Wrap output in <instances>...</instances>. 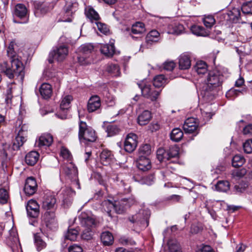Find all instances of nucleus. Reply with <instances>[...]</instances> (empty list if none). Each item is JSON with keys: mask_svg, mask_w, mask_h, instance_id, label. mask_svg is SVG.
I'll return each instance as SVG.
<instances>
[{"mask_svg": "<svg viewBox=\"0 0 252 252\" xmlns=\"http://www.w3.org/2000/svg\"><path fill=\"white\" fill-rule=\"evenodd\" d=\"M18 46L14 41L9 44L7 50V56L11 59V64L3 61L0 63V72L4 74L9 79H13L16 76L21 81H23L24 75L25 67L23 65L21 57L17 54L16 50Z\"/></svg>", "mask_w": 252, "mask_h": 252, "instance_id": "obj_1", "label": "nucleus"}, {"mask_svg": "<svg viewBox=\"0 0 252 252\" xmlns=\"http://www.w3.org/2000/svg\"><path fill=\"white\" fill-rule=\"evenodd\" d=\"M223 81V76L219 71H209L206 76L204 83L200 87L201 94L207 101L212 100L215 97L219 87Z\"/></svg>", "mask_w": 252, "mask_h": 252, "instance_id": "obj_2", "label": "nucleus"}, {"mask_svg": "<svg viewBox=\"0 0 252 252\" xmlns=\"http://www.w3.org/2000/svg\"><path fill=\"white\" fill-rule=\"evenodd\" d=\"M56 198L54 195L46 194L43 199L42 208L45 211L43 220L47 228L55 230L58 227V223L56 217V211L57 208Z\"/></svg>", "mask_w": 252, "mask_h": 252, "instance_id": "obj_3", "label": "nucleus"}, {"mask_svg": "<svg viewBox=\"0 0 252 252\" xmlns=\"http://www.w3.org/2000/svg\"><path fill=\"white\" fill-rule=\"evenodd\" d=\"M78 137L81 142H93L95 141L96 136L95 131L91 127H88L86 123L83 121L79 123Z\"/></svg>", "mask_w": 252, "mask_h": 252, "instance_id": "obj_4", "label": "nucleus"}, {"mask_svg": "<svg viewBox=\"0 0 252 252\" xmlns=\"http://www.w3.org/2000/svg\"><path fill=\"white\" fill-rule=\"evenodd\" d=\"M141 89L143 96L152 101H156L160 94V91L150 84H146L144 81L137 84Z\"/></svg>", "mask_w": 252, "mask_h": 252, "instance_id": "obj_5", "label": "nucleus"}, {"mask_svg": "<svg viewBox=\"0 0 252 252\" xmlns=\"http://www.w3.org/2000/svg\"><path fill=\"white\" fill-rule=\"evenodd\" d=\"M150 212L149 210H140L136 214L129 218V220L140 227L145 228L149 225Z\"/></svg>", "mask_w": 252, "mask_h": 252, "instance_id": "obj_6", "label": "nucleus"}, {"mask_svg": "<svg viewBox=\"0 0 252 252\" xmlns=\"http://www.w3.org/2000/svg\"><path fill=\"white\" fill-rule=\"evenodd\" d=\"M27 130L28 126L26 124H24L21 126L20 124H19V127H17L16 129L18 131V134L13 142L12 149L14 150H19L26 141Z\"/></svg>", "mask_w": 252, "mask_h": 252, "instance_id": "obj_7", "label": "nucleus"}, {"mask_svg": "<svg viewBox=\"0 0 252 252\" xmlns=\"http://www.w3.org/2000/svg\"><path fill=\"white\" fill-rule=\"evenodd\" d=\"M68 54V49L66 45L59 46L50 53L48 61L50 63H52L54 60L62 62L65 59Z\"/></svg>", "mask_w": 252, "mask_h": 252, "instance_id": "obj_8", "label": "nucleus"}, {"mask_svg": "<svg viewBox=\"0 0 252 252\" xmlns=\"http://www.w3.org/2000/svg\"><path fill=\"white\" fill-rule=\"evenodd\" d=\"M61 171L67 175L70 179L73 180L75 183L79 185V182L77 178L78 170L77 167L72 163H69L63 165Z\"/></svg>", "mask_w": 252, "mask_h": 252, "instance_id": "obj_9", "label": "nucleus"}, {"mask_svg": "<svg viewBox=\"0 0 252 252\" xmlns=\"http://www.w3.org/2000/svg\"><path fill=\"white\" fill-rule=\"evenodd\" d=\"M137 136L133 133L128 134L124 143V149L128 153L135 150L137 146Z\"/></svg>", "mask_w": 252, "mask_h": 252, "instance_id": "obj_10", "label": "nucleus"}, {"mask_svg": "<svg viewBox=\"0 0 252 252\" xmlns=\"http://www.w3.org/2000/svg\"><path fill=\"white\" fill-rule=\"evenodd\" d=\"M80 224L83 227H92L95 224L94 218L90 212H82L78 217Z\"/></svg>", "mask_w": 252, "mask_h": 252, "instance_id": "obj_11", "label": "nucleus"}, {"mask_svg": "<svg viewBox=\"0 0 252 252\" xmlns=\"http://www.w3.org/2000/svg\"><path fill=\"white\" fill-rule=\"evenodd\" d=\"M26 210L30 217L36 218L39 215V205L35 200H29L26 206Z\"/></svg>", "mask_w": 252, "mask_h": 252, "instance_id": "obj_12", "label": "nucleus"}, {"mask_svg": "<svg viewBox=\"0 0 252 252\" xmlns=\"http://www.w3.org/2000/svg\"><path fill=\"white\" fill-rule=\"evenodd\" d=\"M135 201L131 198H123L120 200L115 201V211L118 214H122L126 208L133 204Z\"/></svg>", "mask_w": 252, "mask_h": 252, "instance_id": "obj_13", "label": "nucleus"}, {"mask_svg": "<svg viewBox=\"0 0 252 252\" xmlns=\"http://www.w3.org/2000/svg\"><path fill=\"white\" fill-rule=\"evenodd\" d=\"M101 106L100 99L97 95L92 96L89 100L87 105V109L89 113L94 111L100 112Z\"/></svg>", "mask_w": 252, "mask_h": 252, "instance_id": "obj_14", "label": "nucleus"}, {"mask_svg": "<svg viewBox=\"0 0 252 252\" xmlns=\"http://www.w3.org/2000/svg\"><path fill=\"white\" fill-rule=\"evenodd\" d=\"M198 124L194 118H189L184 122L183 129L185 133H191L197 130Z\"/></svg>", "mask_w": 252, "mask_h": 252, "instance_id": "obj_15", "label": "nucleus"}, {"mask_svg": "<svg viewBox=\"0 0 252 252\" xmlns=\"http://www.w3.org/2000/svg\"><path fill=\"white\" fill-rule=\"evenodd\" d=\"M53 141V138L50 134L44 133L36 140L35 145L39 148L49 147L52 144Z\"/></svg>", "mask_w": 252, "mask_h": 252, "instance_id": "obj_16", "label": "nucleus"}, {"mask_svg": "<svg viewBox=\"0 0 252 252\" xmlns=\"http://www.w3.org/2000/svg\"><path fill=\"white\" fill-rule=\"evenodd\" d=\"M35 12L37 13L38 11L41 14H45L53 8V3L49 1L39 0L35 1L34 3Z\"/></svg>", "mask_w": 252, "mask_h": 252, "instance_id": "obj_17", "label": "nucleus"}, {"mask_svg": "<svg viewBox=\"0 0 252 252\" xmlns=\"http://www.w3.org/2000/svg\"><path fill=\"white\" fill-rule=\"evenodd\" d=\"M137 168L142 171H147L152 167L150 159L146 156L141 155L136 161Z\"/></svg>", "mask_w": 252, "mask_h": 252, "instance_id": "obj_18", "label": "nucleus"}, {"mask_svg": "<svg viewBox=\"0 0 252 252\" xmlns=\"http://www.w3.org/2000/svg\"><path fill=\"white\" fill-rule=\"evenodd\" d=\"M37 184L35 180L32 177H29L26 181L24 191L28 195H33L36 191Z\"/></svg>", "mask_w": 252, "mask_h": 252, "instance_id": "obj_19", "label": "nucleus"}, {"mask_svg": "<svg viewBox=\"0 0 252 252\" xmlns=\"http://www.w3.org/2000/svg\"><path fill=\"white\" fill-rule=\"evenodd\" d=\"M127 31L129 32V34L132 38H138V36H135L134 35H141L145 32L146 30L143 23L137 22L130 29H127Z\"/></svg>", "mask_w": 252, "mask_h": 252, "instance_id": "obj_20", "label": "nucleus"}, {"mask_svg": "<svg viewBox=\"0 0 252 252\" xmlns=\"http://www.w3.org/2000/svg\"><path fill=\"white\" fill-rule=\"evenodd\" d=\"M191 66L190 57L188 53H184L179 58V66L182 70L188 69Z\"/></svg>", "mask_w": 252, "mask_h": 252, "instance_id": "obj_21", "label": "nucleus"}, {"mask_svg": "<svg viewBox=\"0 0 252 252\" xmlns=\"http://www.w3.org/2000/svg\"><path fill=\"white\" fill-rule=\"evenodd\" d=\"M159 33L156 30L150 32L146 37V44L149 48L152 44L158 42L160 40Z\"/></svg>", "mask_w": 252, "mask_h": 252, "instance_id": "obj_22", "label": "nucleus"}, {"mask_svg": "<svg viewBox=\"0 0 252 252\" xmlns=\"http://www.w3.org/2000/svg\"><path fill=\"white\" fill-rule=\"evenodd\" d=\"M114 156L111 151L108 150H104L100 155V160L104 165L110 164L114 161Z\"/></svg>", "mask_w": 252, "mask_h": 252, "instance_id": "obj_23", "label": "nucleus"}, {"mask_svg": "<svg viewBox=\"0 0 252 252\" xmlns=\"http://www.w3.org/2000/svg\"><path fill=\"white\" fill-rule=\"evenodd\" d=\"M85 13L86 17L91 22L95 23L100 19L98 13L92 7L88 6L86 7Z\"/></svg>", "mask_w": 252, "mask_h": 252, "instance_id": "obj_24", "label": "nucleus"}, {"mask_svg": "<svg viewBox=\"0 0 252 252\" xmlns=\"http://www.w3.org/2000/svg\"><path fill=\"white\" fill-rule=\"evenodd\" d=\"M193 69L198 75L201 77L203 75L208 74V66L206 63L203 61H199L196 63Z\"/></svg>", "mask_w": 252, "mask_h": 252, "instance_id": "obj_25", "label": "nucleus"}, {"mask_svg": "<svg viewBox=\"0 0 252 252\" xmlns=\"http://www.w3.org/2000/svg\"><path fill=\"white\" fill-rule=\"evenodd\" d=\"M39 93L41 96L44 99H47L52 94V88L48 83H43L39 88Z\"/></svg>", "mask_w": 252, "mask_h": 252, "instance_id": "obj_26", "label": "nucleus"}, {"mask_svg": "<svg viewBox=\"0 0 252 252\" xmlns=\"http://www.w3.org/2000/svg\"><path fill=\"white\" fill-rule=\"evenodd\" d=\"M100 50L102 54L108 57H112L115 52L114 45L112 42L109 44L101 45Z\"/></svg>", "mask_w": 252, "mask_h": 252, "instance_id": "obj_27", "label": "nucleus"}, {"mask_svg": "<svg viewBox=\"0 0 252 252\" xmlns=\"http://www.w3.org/2000/svg\"><path fill=\"white\" fill-rule=\"evenodd\" d=\"M39 157V154L36 151H31L26 155L25 161L28 165H33L38 161Z\"/></svg>", "mask_w": 252, "mask_h": 252, "instance_id": "obj_28", "label": "nucleus"}, {"mask_svg": "<svg viewBox=\"0 0 252 252\" xmlns=\"http://www.w3.org/2000/svg\"><path fill=\"white\" fill-rule=\"evenodd\" d=\"M28 14V10L25 5L21 3L15 6L14 14L20 18H25Z\"/></svg>", "mask_w": 252, "mask_h": 252, "instance_id": "obj_29", "label": "nucleus"}, {"mask_svg": "<svg viewBox=\"0 0 252 252\" xmlns=\"http://www.w3.org/2000/svg\"><path fill=\"white\" fill-rule=\"evenodd\" d=\"M151 118V112L149 111L145 110L139 115L137 122L141 126L145 125L149 123Z\"/></svg>", "mask_w": 252, "mask_h": 252, "instance_id": "obj_30", "label": "nucleus"}, {"mask_svg": "<svg viewBox=\"0 0 252 252\" xmlns=\"http://www.w3.org/2000/svg\"><path fill=\"white\" fill-rule=\"evenodd\" d=\"M101 240L105 246H110L114 242V237L111 233L109 231H105L101 233Z\"/></svg>", "mask_w": 252, "mask_h": 252, "instance_id": "obj_31", "label": "nucleus"}, {"mask_svg": "<svg viewBox=\"0 0 252 252\" xmlns=\"http://www.w3.org/2000/svg\"><path fill=\"white\" fill-rule=\"evenodd\" d=\"M184 30V27L183 25L175 23L169 26V31L168 32L170 34H179L183 32Z\"/></svg>", "mask_w": 252, "mask_h": 252, "instance_id": "obj_32", "label": "nucleus"}, {"mask_svg": "<svg viewBox=\"0 0 252 252\" xmlns=\"http://www.w3.org/2000/svg\"><path fill=\"white\" fill-rule=\"evenodd\" d=\"M73 97L71 95H65L63 96L60 104V108L62 110H67L70 107V104Z\"/></svg>", "mask_w": 252, "mask_h": 252, "instance_id": "obj_33", "label": "nucleus"}, {"mask_svg": "<svg viewBox=\"0 0 252 252\" xmlns=\"http://www.w3.org/2000/svg\"><path fill=\"white\" fill-rule=\"evenodd\" d=\"M101 205L103 210L106 212L109 216L111 217L112 210H115V202H113L110 200H105L102 202Z\"/></svg>", "mask_w": 252, "mask_h": 252, "instance_id": "obj_34", "label": "nucleus"}, {"mask_svg": "<svg viewBox=\"0 0 252 252\" xmlns=\"http://www.w3.org/2000/svg\"><path fill=\"white\" fill-rule=\"evenodd\" d=\"M105 131L108 136H113L118 134L121 131V129L117 125L110 124L106 126Z\"/></svg>", "mask_w": 252, "mask_h": 252, "instance_id": "obj_35", "label": "nucleus"}, {"mask_svg": "<svg viewBox=\"0 0 252 252\" xmlns=\"http://www.w3.org/2000/svg\"><path fill=\"white\" fill-rule=\"evenodd\" d=\"M183 137V132L179 128H174L170 133V139L173 141L177 142L180 141Z\"/></svg>", "mask_w": 252, "mask_h": 252, "instance_id": "obj_36", "label": "nucleus"}, {"mask_svg": "<svg viewBox=\"0 0 252 252\" xmlns=\"http://www.w3.org/2000/svg\"><path fill=\"white\" fill-rule=\"evenodd\" d=\"M13 83L8 84L7 86V90L5 93V102L8 106H9L12 104L11 100L13 97L12 90L13 89Z\"/></svg>", "mask_w": 252, "mask_h": 252, "instance_id": "obj_37", "label": "nucleus"}, {"mask_svg": "<svg viewBox=\"0 0 252 252\" xmlns=\"http://www.w3.org/2000/svg\"><path fill=\"white\" fill-rule=\"evenodd\" d=\"M190 31L193 34L197 36H205L208 34L206 30L202 26L198 25L191 26Z\"/></svg>", "mask_w": 252, "mask_h": 252, "instance_id": "obj_38", "label": "nucleus"}, {"mask_svg": "<svg viewBox=\"0 0 252 252\" xmlns=\"http://www.w3.org/2000/svg\"><path fill=\"white\" fill-rule=\"evenodd\" d=\"M246 92L245 88L241 90L231 89L226 93V97L229 99H233L239 95L240 94H243Z\"/></svg>", "mask_w": 252, "mask_h": 252, "instance_id": "obj_39", "label": "nucleus"}, {"mask_svg": "<svg viewBox=\"0 0 252 252\" xmlns=\"http://www.w3.org/2000/svg\"><path fill=\"white\" fill-rule=\"evenodd\" d=\"M93 49L94 46L92 44H84L80 46L79 54L89 57Z\"/></svg>", "mask_w": 252, "mask_h": 252, "instance_id": "obj_40", "label": "nucleus"}, {"mask_svg": "<svg viewBox=\"0 0 252 252\" xmlns=\"http://www.w3.org/2000/svg\"><path fill=\"white\" fill-rule=\"evenodd\" d=\"M106 71L113 76H118L120 74V67L116 64H108Z\"/></svg>", "mask_w": 252, "mask_h": 252, "instance_id": "obj_41", "label": "nucleus"}, {"mask_svg": "<svg viewBox=\"0 0 252 252\" xmlns=\"http://www.w3.org/2000/svg\"><path fill=\"white\" fill-rule=\"evenodd\" d=\"M216 189L219 191L226 192L230 189L229 183L227 181H220L216 184Z\"/></svg>", "mask_w": 252, "mask_h": 252, "instance_id": "obj_42", "label": "nucleus"}, {"mask_svg": "<svg viewBox=\"0 0 252 252\" xmlns=\"http://www.w3.org/2000/svg\"><path fill=\"white\" fill-rule=\"evenodd\" d=\"M166 79L163 75H158L156 76L153 80V85L155 88H159L162 87L166 83Z\"/></svg>", "mask_w": 252, "mask_h": 252, "instance_id": "obj_43", "label": "nucleus"}, {"mask_svg": "<svg viewBox=\"0 0 252 252\" xmlns=\"http://www.w3.org/2000/svg\"><path fill=\"white\" fill-rule=\"evenodd\" d=\"M168 246L169 252H181L180 246L176 240H169Z\"/></svg>", "mask_w": 252, "mask_h": 252, "instance_id": "obj_44", "label": "nucleus"}, {"mask_svg": "<svg viewBox=\"0 0 252 252\" xmlns=\"http://www.w3.org/2000/svg\"><path fill=\"white\" fill-rule=\"evenodd\" d=\"M157 157L160 162L168 160L167 151L163 148H159L157 151Z\"/></svg>", "mask_w": 252, "mask_h": 252, "instance_id": "obj_45", "label": "nucleus"}, {"mask_svg": "<svg viewBox=\"0 0 252 252\" xmlns=\"http://www.w3.org/2000/svg\"><path fill=\"white\" fill-rule=\"evenodd\" d=\"M245 162V159L243 157L240 155H235L232 159V164L235 167L242 166Z\"/></svg>", "mask_w": 252, "mask_h": 252, "instance_id": "obj_46", "label": "nucleus"}, {"mask_svg": "<svg viewBox=\"0 0 252 252\" xmlns=\"http://www.w3.org/2000/svg\"><path fill=\"white\" fill-rule=\"evenodd\" d=\"M34 244L38 251H40L46 247V243L37 235H34Z\"/></svg>", "mask_w": 252, "mask_h": 252, "instance_id": "obj_47", "label": "nucleus"}, {"mask_svg": "<svg viewBox=\"0 0 252 252\" xmlns=\"http://www.w3.org/2000/svg\"><path fill=\"white\" fill-rule=\"evenodd\" d=\"M78 235V230L75 229L68 228L67 232L65 235V238L70 241H75Z\"/></svg>", "mask_w": 252, "mask_h": 252, "instance_id": "obj_48", "label": "nucleus"}, {"mask_svg": "<svg viewBox=\"0 0 252 252\" xmlns=\"http://www.w3.org/2000/svg\"><path fill=\"white\" fill-rule=\"evenodd\" d=\"M203 22L206 28H211L215 24L216 20L212 15H207L204 17Z\"/></svg>", "mask_w": 252, "mask_h": 252, "instance_id": "obj_49", "label": "nucleus"}, {"mask_svg": "<svg viewBox=\"0 0 252 252\" xmlns=\"http://www.w3.org/2000/svg\"><path fill=\"white\" fill-rule=\"evenodd\" d=\"M119 242L124 246H134L136 244L135 241L132 238L126 236L121 237Z\"/></svg>", "mask_w": 252, "mask_h": 252, "instance_id": "obj_50", "label": "nucleus"}, {"mask_svg": "<svg viewBox=\"0 0 252 252\" xmlns=\"http://www.w3.org/2000/svg\"><path fill=\"white\" fill-rule=\"evenodd\" d=\"M241 9L244 14L252 15V1L244 3L242 5Z\"/></svg>", "mask_w": 252, "mask_h": 252, "instance_id": "obj_51", "label": "nucleus"}, {"mask_svg": "<svg viewBox=\"0 0 252 252\" xmlns=\"http://www.w3.org/2000/svg\"><path fill=\"white\" fill-rule=\"evenodd\" d=\"M81 237L84 240H91L93 235V232L92 231V227H84L82 230Z\"/></svg>", "mask_w": 252, "mask_h": 252, "instance_id": "obj_52", "label": "nucleus"}, {"mask_svg": "<svg viewBox=\"0 0 252 252\" xmlns=\"http://www.w3.org/2000/svg\"><path fill=\"white\" fill-rule=\"evenodd\" d=\"M9 199L8 193L6 189H0V203L5 204L7 202Z\"/></svg>", "mask_w": 252, "mask_h": 252, "instance_id": "obj_53", "label": "nucleus"}, {"mask_svg": "<svg viewBox=\"0 0 252 252\" xmlns=\"http://www.w3.org/2000/svg\"><path fill=\"white\" fill-rule=\"evenodd\" d=\"M139 153L141 155L148 156L151 153V146L149 144H145L139 148Z\"/></svg>", "mask_w": 252, "mask_h": 252, "instance_id": "obj_54", "label": "nucleus"}, {"mask_svg": "<svg viewBox=\"0 0 252 252\" xmlns=\"http://www.w3.org/2000/svg\"><path fill=\"white\" fill-rule=\"evenodd\" d=\"M9 239L12 242H13V246L15 245L17 247L18 245H20L17 233L13 229L10 231V237Z\"/></svg>", "mask_w": 252, "mask_h": 252, "instance_id": "obj_55", "label": "nucleus"}, {"mask_svg": "<svg viewBox=\"0 0 252 252\" xmlns=\"http://www.w3.org/2000/svg\"><path fill=\"white\" fill-rule=\"evenodd\" d=\"M167 153L168 160L172 158L177 157L179 155V148L176 146L171 147L167 151Z\"/></svg>", "mask_w": 252, "mask_h": 252, "instance_id": "obj_56", "label": "nucleus"}, {"mask_svg": "<svg viewBox=\"0 0 252 252\" xmlns=\"http://www.w3.org/2000/svg\"><path fill=\"white\" fill-rule=\"evenodd\" d=\"M243 149L244 152L247 154L252 153V139H248L244 143Z\"/></svg>", "mask_w": 252, "mask_h": 252, "instance_id": "obj_57", "label": "nucleus"}, {"mask_svg": "<svg viewBox=\"0 0 252 252\" xmlns=\"http://www.w3.org/2000/svg\"><path fill=\"white\" fill-rule=\"evenodd\" d=\"M246 173V170L244 169H236L232 171V176L234 178H241Z\"/></svg>", "mask_w": 252, "mask_h": 252, "instance_id": "obj_58", "label": "nucleus"}, {"mask_svg": "<svg viewBox=\"0 0 252 252\" xmlns=\"http://www.w3.org/2000/svg\"><path fill=\"white\" fill-rule=\"evenodd\" d=\"M95 23L96 25L98 31L101 32L104 34H107L109 32V30L106 25L99 22L98 21Z\"/></svg>", "mask_w": 252, "mask_h": 252, "instance_id": "obj_59", "label": "nucleus"}, {"mask_svg": "<svg viewBox=\"0 0 252 252\" xmlns=\"http://www.w3.org/2000/svg\"><path fill=\"white\" fill-rule=\"evenodd\" d=\"M89 57L85 55H82L79 54L77 57L78 62L81 65H86L91 63V61L88 59Z\"/></svg>", "mask_w": 252, "mask_h": 252, "instance_id": "obj_60", "label": "nucleus"}, {"mask_svg": "<svg viewBox=\"0 0 252 252\" xmlns=\"http://www.w3.org/2000/svg\"><path fill=\"white\" fill-rule=\"evenodd\" d=\"M175 66V63L173 61H167L163 64V68L168 71L172 70Z\"/></svg>", "mask_w": 252, "mask_h": 252, "instance_id": "obj_61", "label": "nucleus"}, {"mask_svg": "<svg viewBox=\"0 0 252 252\" xmlns=\"http://www.w3.org/2000/svg\"><path fill=\"white\" fill-rule=\"evenodd\" d=\"M68 252H83L82 248L79 245L73 244L68 248Z\"/></svg>", "mask_w": 252, "mask_h": 252, "instance_id": "obj_62", "label": "nucleus"}, {"mask_svg": "<svg viewBox=\"0 0 252 252\" xmlns=\"http://www.w3.org/2000/svg\"><path fill=\"white\" fill-rule=\"evenodd\" d=\"M243 133L250 136L252 135V124H248L243 128Z\"/></svg>", "mask_w": 252, "mask_h": 252, "instance_id": "obj_63", "label": "nucleus"}, {"mask_svg": "<svg viewBox=\"0 0 252 252\" xmlns=\"http://www.w3.org/2000/svg\"><path fill=\"white\" fill-rule=\"evenodd\" d=\"M197 252H215L214 249L209 245H204L200 249L198 250Z\"/></svg>", "mask_w": 252, "mask_h": 252, "instance_id": "obj_64", "label": "nucleus"}]
</instances>
